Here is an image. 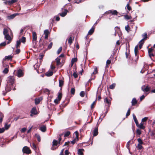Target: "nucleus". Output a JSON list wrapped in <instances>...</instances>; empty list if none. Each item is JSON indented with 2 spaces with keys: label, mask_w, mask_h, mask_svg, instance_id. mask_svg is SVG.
Masks as SVG:
<instances>
[{
  "label": "nucleus",
  "mask_w": 155,
  "mask_h": 155,
  "mask_svg": "<svg viewBox=\"0 0 155 155\" xmlns=\"http://www.w3.org/2000/svg\"><path fill=\"white\" fill-rule=\"evenodd\" d=\"M7 85L5 87L6 92L3 93L4 95H5L7 92L10 91L11 90V88H12L13 85L15 81V77L14 76H10L7 78Z\"/></svg>",
  "instance_id": "nucleus-1"
},
{
  "label": "nucleus",
  "mask_w": 155,
  "mask_h": 155,
  "mask_svg": "<svg viewBox=\"0 0 155 155\" xmlns=\"http://www.w3.org/2000/svg\"><path fill=\"white\" fill-rule=\"evenodd\" d=\"M141 89L144 92H147L150 91V87L148 85L146 86L144 85L142 86Z\"/></svg>",
  "instance_id": "nucleus-2"
},
{
  "label": "nucleus",
  "mask_w": 155,
  "mask_h": 155,
  "mask_svg": "<svg viewBox=\"0 0 155 155\" xmlns=\"http://www.w3.org/2000/svg\"><path fill=\"white\" fill-rule=\"evenodd\" d=\"M22 151L24 153H25L27 154L31 153V151L29 149V148L27 146H25L23 147Z\"/></svg>",
  "instance_id": "nucleus-3"
},
{
  "label": "nucleus",
  "mask_w": 155,
  "mask_h": 155,
  "mask_svg": "<svg viewBox=\"0 0 155 155\" xmlns=\"http://www.w3.org/2000/svg\"><path fill=\"white\" fill-rule=\"evenodd\" d=\"M138 45H136L134 48V53L135 57H136V59L135 60V61L137 63V61H138L139 59V56L138 55Z\"/></svg>",
  "instance_id": "nucleus-4"
},
{
  "label": "nucleus",
  "mask_w": 155,
  "mask_h": 155,
  "mask_svg": "<svg viewBox=\"0 0 155 155\" xmlns=\"http://www.w3.org/2000/svg\"><path fill=\"white\" fill-rule=\"evenodd\" d=\"M32 42L33 44L35 43V45L37 43V36L36 33L35 32H32Z\"/></svg>",
  "instance_id": "nucleus-5"
},
{
  "label": "nucleus",
  "mask_w": 155,
  "mask_h": 155,
  "mask_svg": "<svg viewBox=\"0 0 155 155\" xmlns=\"http://www.w3.org/2000/svg\"><path fill=\"white\" fill-rule=\"evenodd\" d=\"M98 124L97 123L96 125V127L94 129L93 131V135L94 136H97L98 133Z\"/></svg>",
  "instance_id": "nucleus-6"
},
{
  "label": "nucleus",
  "mask_w": 155,
  "mask_h": 155,
  "mask_svg": "<svg viewBox=\"0 0 155 155\" xmlns=\"http://www.w3.org/2000/svg\"><path fill=\"white\" fill-rule=\"evenodd\" d=\"M107 14H111L112 15H118V14L119 15H120V13H119L116 10H110L108 11L107 12Z\"/></svg>",
  "instance_id": "nucleus-7"
},
{
  "label": "nucleus",
  "mask_w": 155,
  "mask_h": 155,
  "mask_svg": "<svg viewBox=\"0 0 155 155\" xmlns=\"http://www.w3.org/2000/svg\"><path fill=\"white\" fill-rule=\"evenodd\" d=\"M50 34V32L48 29H46L44 30V34L45 35V39H47L48 38V36Z\"/></svg>",
  "instance_id": "nucleus-8"
},
{
  "label": "nucleus",
  "mask_w": 155,
  "mask_h": 155,
  "mask_svg": "<svg viewBox=\"0 0 155 155\" xmlns=\"http://www.w3.org/2000/svg\"><path fill=\"white\" fill-rule=\"evenodd\" d=\"M17 76L18 77H21L23 76L24 74L22 71L21 69H19L17 71Z\"/></svg>",
  "instance_id": "nucleus-9"
},
{
  "label": "nucleus",
  "mask_w": 155,
  "mask_h": 155,
  "mask_svg": "<svg viewBox=\"0 0 155 155\" xmlns=\"http://www.w3.org/2000/svg\"><path fill=\"white\" fill-rule=\"evenodd\" d=\"M43 100V97H41L38 98H36L35 100V104L36 105L39 104L40 101Z\"/></svg>",
  "instance_id": "nucleus-10"
},
{
  "label": "nucleus",
  "mask_w": 155,
  "mask_h": 155,
  "mask_svg": "<svg viewBox=\"0 0 155 155\" xmlns=\"http://www.w3.org/2000/svg\"><path fill=\"white\" fill-rule=\"evenodd\" d=\"M47 43L45 41H44L43 42L40 43L39 45V47L41 49H42L44 48L45 46L46 45Z\"/></svg>",
  "instance_id": "nucleus-11"
},
{
  "label": "nucleus",
  "mask_w": 155,
  "mask_h": 155,
  "mask_svg": "<svg viewBox=\"0 0 155 155\" xmlns=\"http://www.w3.org/2000/svg\"><path fill=\"white\" fill-rule=\"evenodd\" d=\"M31 113L34 115H35L37 114V110L36 107H33L31 110Z\"/></svg>",
  "instance_id": "nucleus-12"
},
{
  "label": "nucleus",
  "mask_w": 155,
  "mask_h": 155,
  "mask_svg": "<svg viewBox=\"0 0 155 155\" xmlns=\"http://www.w3.org/2000/svg\"><path fill=\"white\" fill-rule=\"evenodd\" d=\"M17 15L16 14H14L7 16V18L9 20L13 19Z\"/></svg>",
  "instance_id": "nucleus-13"
},
{
  "label": "nucleus",
  "mask_w": 155,
  "mask_h": 155,
  "mask_svg": "<svg viewBox=\"0 0 155 155\" xmlns=\"http://www.w3.org/2000/svg\"><path fill=\"white\" fill-rule=\"evenodd\" d=\"M104 102L107 104H108V107H110V106L111 104V101H110L108 100L107 97H106L104 100Z\"/></svg>",
  "instance_id": "nucleus-14"
},
{
  "label": "nucleus",
  "mask_w": 155,
  "mask_h": 155,
  "mask_svg": "<svg viewBox=\"0 0 155 155\" xmlns=\"http://www.w3.org/2000/svg\"><path fill=\"white\" fill-rule=\"evenodd\" d=\"M5 38L8 41H12V38L9 35V34L4 35Z\"/></svg>",
  "instance_id": "nucleus-15"
},
{
  "label": "nucleus",
  "mask_w": 155,
  "mask_h": 155,
  "mask_svg": "<svg viewBox=\"0 0 155 155\" xmlns=\"http://www.w3.org/2000/svg\"><path fill=\"white\" fill-rule=\"evenodd\" d=\"M137 101L135 98H133L131 101L132 105V106H135L137 103Z\"/></svg>",
  "instance_id": "nucleus-16"
},
{
  "label": "nucleus",
  "mask_w": 155,
  "mask_h": 155,
  "mask_svg": "<svg viewBox=\"0 0 155 155\" xmlns=\"http://www.w3.org/2000/svg\"><path fill=\"white\" fill-rule=\"evenodd\" d=\"M68 11L67 9H65L64 12L59 13V15L62 17H64L67 14Z\"/></svg>",
  "instance_id": "nucleus-17"
},
{
  "label": "nucleus",
  "mask_w": 155,
  "mask_h": 155,
  "mask_svg": "<svg viewBox=\"0 0 155 155\" xmlns=\"http://www.w3.org/2000/svg\"><path fill=\"white\" fill-rule=\"evenodd\" d=\"M94 28L93 27L90 29L88 32V35H92L94 33Z\"/></svg>",
  "instance_id": "nucleus-18"
},
{
  "label": "nucleus",
  "mask_w": 155,
  "mask_h": 155,
  "mask_svg": "<svg viewBox=\"0 0 155 155\" xmlns=\"http://www.w3.org/2000/svg\"><path fill=\"white\" fill-rule=\"evenodd\" d=\"M40 130L43 132H45L46 130V127L45 126L43 125L40 128Z\"/></svg>",
  "instance_id": "nucleus-19"
},
{
  "label": "nucleus",
  "mask_w": 155,
  "mask_h": 155,
  "mask_svg": "<svg viewBox=\"0 0 155 155\" xmlns=\"http://www.w3.org/2000/svg\"><path fill=\"white\" fill-rule=\"evenodd\" d=\"M137 126L139 128L141 129H144L145 128V127L143 126V124L142 123H140V124H138V126Z\"/></svg>",
  "instance_id": "nucleus-20"
},
{
  "label": "nucleus",
  "mask_w": 155,
  "mask_h": 155,
  "mask_svg": "<svg viewBox=\"0 0 155 155\" xmlns=\"http://www.w3.org/2000/svg\"><path fill=\"white\" fill-rule=\"evenodd\" d=\"M133 117L134 120V121L136 124V126H138V122L137 120V119L134 114H133Z\"/></svg>",
  "instance_id": "nucleus-21"
},
{
  "label": "nucleus",
  "mask_w": 155,
  "mask_h": 155,
  "mask_svg": "<svg viewBox=\"0 0 155 155\" xmlns=\"http://www.w3.org/2000/svg\"><path fill=\"white\" fill-rule=\"evenodd\" d=\"M3 34L4 35L8 34V29L6 27L4 28L3 31Z\"/></svg>",
  "instance_id": "nucleus-22"
},
{
  "label": "nucleus",
  "mask_w": 155,
  "mask_h": 155,
  "mask_svg": "<svg viewBox=\"0 0 155 155\" xmlns=\"http://www.w3.org/2000/svg\"><path fill=\"white\" fill-rule=\"evenodd\" d=\"M84 150V149H79L78 150V154L79 155H83V151Z\"/></svg>",
  "instance_id": "nucleus-23"
},
{
  "label": "nucleus",
  "mask_w": 155,
  "mask_h": 155,
  "mask_svg": "<svg viewBox=\"0 0 155 155\" xmlns=\"http://www.w3.org/2000/svg\"><path fill=\"white\" fill-rule=\"evenodd\" d=\"M13 55H9L8 56H6L5 57V59L7 60H11L13 58Z\"/></svg>",
  "instance_id": "nucleus-24"
},
{
  "label": "nucleus",
  "mask_w": 155,
  "mask_h": 155,
  "mask_svg": "<svg viewBox=\"0 0 155 155\" xmlns=\"http://www.w3.org/2000/svg\"><path fill=\"white\" fill-rule=\"evenodd\" d=\"M17 2V0H11L8 1V2L9 5H12Z\"/></svg>",
  "instance_id": "nucleus-25"
},
{
  "label": "nucleus",
  "mask_w": 155,
  "mask_h": 155,
  "mask_svg": "<svg viewBox=\"0 0 155 155\" xmlns=\"http://www.w3.org/2000/svg\"><path fill=\"white\" fill-rule=\"evenodd\" d=\"M78 59L77 58H73L71 59V66L75 62L77 61Z\"/></svg>",
  "instance_id": "nucleus-26"
},
{
  "label": "nucleus",
  "mask_w": 155,
  "mask_h": 155,
  "mask_svg": "<svg viewBox=\"0 0 155 155\" xmlns=\"http://www.w3.org/2000/svg\"><path fill=\"white\" fill-rule=\"evenodd\" d=\"M98 69L97 67H95L94 68V71L92 74V75L93 74H96L98 73Z\"/></svg>",
  "instance_id": "nucleus-27"
},
{
  "label": "nucleus",
  "mask_w": 155,
  "mask_h": 155,
  "mask_svg": "<svg viewBox=\"0 0 155 155\" xmlns=\"http://www.w3.org/2000/svg\"><path fill=\"white\" fill-rule=\"evenodd\" d=\"M57 65H59L61 64L60 59L58 57L57 58L55 59Z\"/></svg>",
  "instance_id": "nucleus-28"
},
{
  "label": "nucleus",
  "mask_w": 155,
  "mask_h": 155,
  "mask_svg": "<svg viewBox=\"0 0 155 155\" xmlns=\"http://www.w3.org/2000/svg\"><path fill=\"white\" fill-rule=\"evenodd\" d=\"M53 74V72L52 71L47 72L46 73V75L47 76L50 77Z\"/></svg>",
  "instance_id": "nucleus-29"
},
{
  "label": "nucleus",
  "mask_w": 155,
  "mask_h": 155,
  "mask_svg": "<svg viewBox=\"0 0 155 155\" xmlns=\"http://www.w3.org/2000/svg\"><path fill=\"white\" fill-rule=\"evenodd\" d=\"M21 42L23 43H25L26 42V38L24 37H22V38L19 40Z\"/></svg>",
  "instance_id": "nucleus-30"
},
{
  "label": "nucleus",
  "mask_w": 155,
  "mask_h": 155,
  "mask_svg": "<svg viewBox=\"0 0 155 155\" xmlns=\"http://www.w3.org/2000/svg\"><path fill=\"white\" fill-rule=\"evenodd\" d=\"M9 71V70L7 68H5L4 69L3 71V73L4 74H7Z\"/></svg>",
  "instance_id": "nucleus-31"
},
{
  "label": "nucleus",
  "mask_w": 155,
  "mask_h": 155,
  "mask_svg": "<svg viewBox=\"0 0 155 155\" xmlns=\"http://www.w3.org/2000/svg\"><path fill=\"white\" fill-rule=\"evenodd\" d=\"M64 81L62 80H59V86L61 87L63 85Z\"/></svg>",
  "instance_id": "nucleus-32"
},
{
  "label": "nucleus",
  "mask_w": 155,
  "mask_h": 155,
  "mask_svg": "<svg viewBox=\"0 0 155 155\" xmlns=\"http://www.w3.org/2000/svg\"><path fill=\"white\" fill-rule=\"evenodd\" d=\"M124 18L127 20L130 19L132 18V17L131 16H130L127 15H124Z\"/></svg>",
  "instance_id": "nucleus-33"
},
{
  "label": "nucleus",
  "mask_w": 155,
  "mask_h": 155,
  "mask_svg": "<svg viewBox=\"0 0 155 155\" xmlns=\"http://www.w3.org/2000/svg\"><path fill=\"white\" fill-rule=\"evenodd\" d=\"M10 127V124L8 125L7 123H5V126H4V127H5V130H8L9 129V128Z\"/></svg>",
  "instance_id": "nucleus-34"
},
{
  "label": "nucleus",
  "mask_w": 155,
  "mask_h": 155,
  "mask_svg": "<svg viewBox=\"0 0 155 155\" xmlns=\"http://www.w3.org/2000/svg\"><path fill=\"white\" fill-rule=\"evenodd\" d=\"M21 43V42L19 40H18L17 41L16 45V48H18L20 46Z\"/></svg>",
  "instance_id": "nucleus-35"
},
{
  "label": "nucleus",
  "mask_w": 155,
  "mask_h": 155,
  "mask_svg": "<svg viewBox=\"0 0 155 155\" xmlns=\"http://www.w3.org/2000/svg\"><path fill=\"white\" fill-rule=\"evenodd\" d=\"M35 136L37 138L38 141L39 142H40L41 141V137L40 136L39 134H36Z\"/></svg>",
  "instance_id": "nucleus-36"
},
{
  "label": "nucleus",
  "mask_w": 155,
  "mask_h": 155,
  "mask_svg": "<svg viewBox=\"0 0 155 155\" xmlns=\"http://www.w3.org/2000/svg\"><path fill=\"white\" fill-rule=\"evenodd\" d=\"M151 136L153 139H155V130L151 132Z\"/></svg>",
  "instance_id": "nucleus-37"
},
{
  "label": "nucleus",
  "mask_w": 155,
  "mask_h": 155,
  "mask_svg": "<svg viewBox=\"0 0 155 155\" xmlns=\"http://www.w3.org/2000/svg\"><path fill=\"white\" fill-rule=\"evenodd\" d=\"M71 134V132L70 131H67L64 134V137H68Z\"/></svg>",
  "instance_id": "nucleus-38"
},
{
  "label": "nucleus",
  "mask_w": 155,
  "mask_h": 155,
  "mask_svg": "<svg viewBox=\"0 0 155 155\" xmlns=\"http://www.w3.org/2000/svg\"><path fill=\"white\" fill-rule=\"evenodd\" d=\"M60 100L57 98L54 101V102L56 104H58L59 103V102L60 101Z\"/></svg>",
  "instance_id": "nucleus-39"
},
{
  "label": "nucleus",
  "mask_w": 155,
  "mask_h": 155,
  "mask_svg": "<svg viewBox=\"0 0 155 155\" xmlns=\"http://www.w3.org/2000/svg\"><path fill=\"white\" fill-rule=\"evenodd\" d=\"M52 143H53V144H52L53 146H57V145L58 144V142L56 140H54L53 141Z\"/></svg>",
  "instance_id": "nucleus-40"
},
{
  "label": "nucleus",
  "mask_w": 155,
  "mask_h": 155,
  "mask_svg": "<svg viewBox=\"0 0 155 155\" xmlns=\"http://www.w3.org/2000/svg\"><path fill=\"white\" fill-rule=\"evenodd\" d=\"M75 90L74 88H72L71 89V93L72 94L74 95L75 92Z\"/></svg>",
  "instance_id": "nucleus-41"
},
{
  "label": "nucleus",
  "mask_w": 155,
  "mask_h": 155,
  "mask_svg": "<svg viewBox=\"0 0 155 155\" xmlns=\"http://www.w3.org/2000/svg\"><path fill=\"white\" fill-rule=\"evenodd\" d=\"M137 141L139 143L138 144H142L143 143V141L140 138H138L137 139Z\"/></svg>",
  "instance_id": "nucleus-42"
},
{
  "label": "nucleus",
  "mask_w": 155,
  "mask_h": 155,
  "mask_svg": "<svg viewBox=\"0 0 155 155\" xmlns=\"http://www.w3.org/2000/svg\"><path fill=\"white\" fill-rule=\"evenodd\" d=\"M130 113V108L128 110L126 114V117H127L128 116H129Z\"/></svg>",
  "instance_id": "nucleus-43"
},
{
  "label": "nucleus",
  "mask_w": 155,
  "mask_h": 155,
  "mask_svg": "<svg viewBox=\"0 0 155 155\" xmlns=\"http://www.w3.org/2000/svg\"><path fill=\"white\" fill-rule=\"evenodd\" d=\"M127 10L129 11L132 10L131 7L130 6L129 4H127L126 6Z\"/></svg>",
  "instance_id": "nucleus-44"
},
{
  "label": "nucleus",
  "mask_w": 155,
  "mask_h": 155,
  "mask_svg": "<svg viewBox=\"0 0 155 155\" xmlns=\"http://www.w3.org/2000/svg\"><path fill=\"white\" fill-rule=\"evenodd\" d=\"M130 27L128 25L125 26V29L128 32H129V31H130Z\"/></svg>",
  "instance_id": "nucleus-45"
},
{
  "label": "nucleus",
  "mask_w": 155,
  "mask_h": 155,
  "mask_svg": "<svg viewBox=\"0 0 155 155\" xmlns=\"http://www.w3.org/2000/svg\"><path fill=\"white\" fill-rule=\"evenodd\" d=\"M62 97V94L61 93H58V98L61 100Z\"/></svg>",
  "instance_id": "nucleus-46"
},
{
  "label": "nucleus",
  "mask_w": 155,
  "mask_h": 155,
  "mask_svg": "<svg viewBox=\"0 0 155 155\" xmlns=\"http://www.w3.org/2000/svg\"><path fill=\"white\" fill-rule=\"evenodd\" d=\"M44 54H41L39 55V59L40 60V62H41V61H42V59L43 58L44 56Z\"/></svg>",
  "instance_id": "nucleus-47"
},
{
  "label": "nucleus",
  "mask_w": 155,
  "mask_h": 155,
  "mask_svg": "<svg viewBox=\"0 0 155 155\" xmlns=\"http://www.w3.org/2000/svg\"><path fill=\"white\" fill-rule=\"evenodd\" d=\"M115 84H113L110 86L109 88L110 89H113L115 87Z\"/></svg>",
  "instance_id": "nucleus-48"
},
{
  "label": "nucleus",
  "mask_w": 155,
  "mask_h": 155,
  "mask_svg": "<svg viewBox=\"0 0 155 155\" xmlns=\"http://www.w3.org/2000/svg\"><path fill=\"white\" fill-rule=\"evenodd\" d=\"M68 43L70 44L71 45L72 43V37L71 36L69 37L68 41Z\"/></svg>",
  "instance_id": "nucleus-49"
},
{
  "label": "nucleus",
  "mask_w": 155,
  "mask_h": 155,
  "mask_svg": "<svg viewBox=\"0 0 155 155\" xmlns=\"http://www.w3.org/2000/svg\"><path fill=\"white\" fill-rule=\"evenodd\" d=\"M84 95L85 92L84 91H81L80 93V96L82 97H84Z\"/></svg>",
  "instance_id": "nucleus-50"
},
{
  "label": "nucleus",
  "mask_w": 155,
  "mask_h": 155,
  "mask_svg": "<svg viewBox=\"0 0 155 155\" xmlns=\"http://www.w3.org/2000/svg\"><path fill=\"white\" fill-rule=\"evenodd\" d=\"M53 45V43L52 42H51L49 45H48V49H50L51 48Z\"/></svg>",
  "instance_id": "nucleus-51"
},
{
  "label": "nucleus",
  "mask_w": 155,
  "mask_h": 155,
  "mask_svg": "<svg viewBox=\"0 0 155 155\" xmlns=\"http://www.w3.org/2000/svg\"><path fill=\"white\" fill-rule=\"evenodd\" d=\"M95 104V101H94L93 102V103L91 104V109H92L94 108V106Z\"/></svg>",
  "instance_id": "nucleus-52"
},
{
  "label": "nucleus",
  "mask_w": 155,
  "mask_h": 155,
  "mask_svg": "<svg viewBox=\"0 0 155 155\" xmlns=\"http://www.w3.org/2000/svg\"><path fill=\"white\" fill-rule=\"evenodd\" d=\"M62 50V48L61 47L59 48L58 49V50L57 51V54H59L60 52Z\"/></svg>",
  "instance_id": "nucleus-53"
},
{
  "label": "nucleus",
  "mask_w": 155,
  "mask_h": 155,
  "mask_svg": "<svg viewBox=\"0 0 155 155\" xmlns=\"http://www.w3.org/2000/svg\"><path fill=\"white\" fill-rule=\"evenodd\" d=\"M142 144H138L137 146V148L139 150H141L143 148L142 146L141 145Z\"/></svg>",
  "instance_id": "nucleus-54"
},
{
  "label": "nucleus",
  "mask_w": 155,
  "mask_h": 155,
  "mask_svg": "<svg viewBox=\"0 0 155 155\" xmlns=\"http://www.w3.org/2000/svg\"><path fill=\"white\" fill-rule=\"evenodd\" d=\"M136 133L138 135H140L141 134V131L140 130L137 129L136 130Z\"/></svg>",
  "instance_id": "nucleus-55"
},
{
  "label": "nucleus",
  "mask_w": 155,
  "mask_h": 155,
  "mask_svg": "<svg viewBox=\"0 0 155 155\" xmlns=\"http://www.w3.org/2000/svg\"><path fill=\"white\" fill-rule=\"evenodd\" d=\"M6 43L5 41H4L3 42H2L1 43V47L3 46L4 47L6 45Z\"/></svg>",
  "instance_id": "nucleus-56"
},
{
  "label": "nucleus",
  "mask_w": 155,
  "mask_h": 155,
  "mask_svg": "<svg viewBox=\"0 0 155 155\" xmlns=\"http://www.w3.org/2000/svg\"><path fill=\"white\" fill-rule=\"evenodd\" d=\"M109 107H107V108H106V112H105V113H104V117H105L106 116V114L108 113V111H109Z\"/></svg>",
  "instance_id": "nucleus-57"
},
{
  "label": "nucleus",
  "mask_w": 155,
  "mask_h": 155,
  "mask_svg": "<svg viewBox=\"0 0 155 155\" xmlns=\"http://www.w3.org/2000/svg\"><path fill=\"white\" fill-rule=\"evenodd\" d=\"M147 119L148 118L147 117H145L142 119V121L143 122H145L147 120Z\"/></svg>",
  "instance_id": "nucleus-58"
},
{
  "label": "nucleus",
  "mask_w": 155,
  "mask_h": 155,
  "mask_svg": "<svg viewBox=\"0 0 155 155\" xmlns=\"http://www.w3.org/2000/svg\"><path fill=\"white\" fill-rule=\"evenodd\" d=\"M143 38L145 40H146L147 38V33H145L143 35Z\"/></svg>",
  "instance_id": "nucleus-59"
},
{
  "label": "nucleus",
  "mask_w": 155,
  "mask_h": 155,
  "mask_svg": "<svg viewBox=\"0 0 155 155\" xmlns=\"http://www.w3.org/2000/svg\"><path fill=\"white\" fill-rule=\"evenodd\" d=\"M153 49L152 48H149L148 50V53H152V51H153Z\"/></svg>",
  "instance_id": "nucleus-60"
},
{
  "label": "nucleus",
  "mask_w": 155,
  "mask_h": 155,
  "mask_svg": "<svg viewBox=\"0 0 155 155\" xmlns=\"http://www.w3.org/2000/svg\"><path fill=\"white\" fill-rule=\"evenodd\" d=\"M73 76L75 78H77L78 77V75L75 72H74L73 74Z\"/></svg>",
  "instance_id": "nucleus-61"
},
{
  "label": "nucleus",
  "mask_w": 155,
  "mask_h": 155,
  "mask_svg": "<svg viewBox=\"0 0 155 155\" xmlns=\"http://www.w3.org/2000/svg\"><path fill=\"white\" fill-rule=\"evenodd\" d=\"M20 50L19 49H17L15 51L16 54H18L20 52Z\"/></svg>",
  "instance_id": "nucleus-62"
},
{
  "label": "nucleus",
  "mask_w": 155,
  "mask_h": 155,
  "mask_svg": "<svg viewBox=\"0 0 155 155\" xmlns=\"http://www.w3.org/2000/svg\"><path fill=\"white\" fill-rule=\"evenodd\" d=\"M145 97V96H144V95H143L142 96H141L140 97V100L141 101H142L143 100L144 98Z\"/></svg>",
  "instance_id": "nucleus-63"
},
{
  "label": "nucleus",
  "mask_w": 155,
  "mask_h": 155,
  "mask_svg": "<svg viewBox=\"0 0 155 155\" xmlns=\"http://www.w3.org/2000/svg\"><path fill=\"white\" fill-rule=\"evenodd\" d=\"M26 130V128H23L21 129V133H24L25 131Z\"/></svg>",
  "instance_id": "nucleus-64"
}]
</instances>
